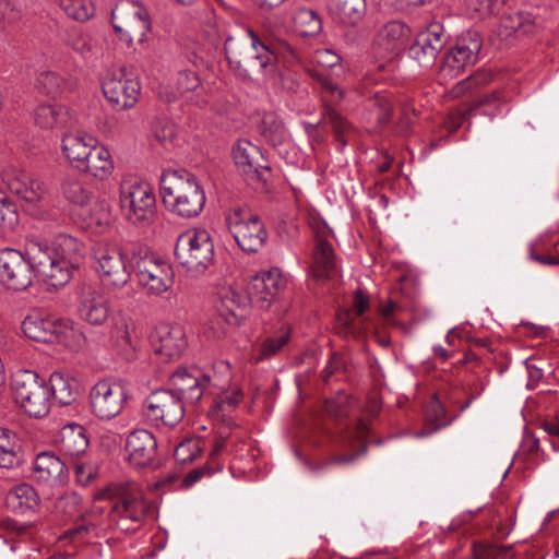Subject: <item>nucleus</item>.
<instances>
[{
    "instance_id": "nucleus-5",
    "label": "nucleus",
    "mask_w": 559,
    "mask_h": 559,
    "mask_svg": "<svg viewBox=\"0 0 559 559\" xmlns=\"http://www.w3.org/2000/svg\"><path fill=\"white\" fill-rule=\"evenodd\" d=\"M130 260L136 272L139 284L150 294L158 296L173 286V267L145 245L130 243Z\"/></svg>"
},
{
    "instance_id": "nucleus-54",
    "label": "nucleus",
    "mask_w": 559,
    "mask_h": 559,
    "mask_svg": "<svg viewBox=\"0 0 559 559\" xmlns=\"http://www.w3.org/2000/svg\"><path fill=\"white\" fill-rule=\"evenodd\" d=\"M68 44L71 48L82 56H88L93 53L95 48V40L86 33H83L79 28H73L69 33Z\"/></svg>"
},
{
    "instance_id": "nucleus-7",
    "label": "nucleus",
    "mask_w": 559,
    "mask_h": 559,
    "mask_svg": "<svg viewBox=\"0 0 559 559\" xmlns=\"http://www.w3.org/2000/svg\"><path fill=\"white\" fill-rule=\"evenodd\" d=\"M178 263L191 273H203L214 261V243L205 229L180 234L175 245Z\"/></svg>"
},
{
    "instance_id": "nucleus-3",
    "label": "nucleus",
    "mask_w": 559,
    "mask_h": 559,
    "mask_svg": "<svg viewBox=\"0 0 559 559\" xmlns=\"http://www.w3.org/2000/svg\"><path fill=\"white\" fill-rule=\"evenodd\" d=\"M22 331L35 342L58 343L69 348L80 346L73 323L40 309H33L22 321Z\"/></svg>"
},
{
    "instance_id": "nucleus-36",
    "label": "nucleus",
    "mask_w": 559,
    "mask_h": 559,
    "mask_svg": "<svg viewBox=\"0 0 559 559\" xmlns=\"http://www.w3.org/2000/svg\"><path fill=\"white\" fill-rule=\"evenodd\" d=\"M87 448L88 439L83 426L70 424L61 429L60 449L64 455L78 459Z\"/></svg>"
},
{
    "instance_id": "nucleus-48",
    "label": "nucleus",
    "mask_w": 559,
    "mask_h": 559,
    "mask_svg": "<svg viewBox=\"0 0 559 559\" xmlns=\"http://www.w3.org/2000/svg\"><path fill=\"white\" fill-rule=\"evenodd\" d=\"M240 309L239 296L234 292H227L217 305L216 323L219 325L223 320L228 325L237 324L241 317Z\"/></svg>"
},
{
    "instance_id": "nucleus-49",
    "label": "nucleus",
    "mask_w": 559,
    "mask_h": 559,
    "mask_svg": "<svg viewBox=\"0 0 559 559\" xmlns=\"http://www.w3.org/2000/svg\"><path fill=\"white\" fill-rule=\"evenodd\" d=\"M323 120L332 126L335 141L338 144V150H343L347 144L352 126L330 106H326L324 109Z\"/></svg>"
},
{
    "instance_id": "nucleus-2",
    "label": "nucleus",
    "mask_w": 559,
    "mask_h": 559,
    "mask_svg": "<svg viewBox=\"0 0 559 559\" xmlns=\"http://www.w3.org/2000/svg\"><path fill=\"white\" fill-rule=\"evenodd\" d=\"M250 44L228 37L224 50L230 69L241 79L271 74L275 71L276 56L261 41L258 35L248 29Z\"/></svg>"
},
{
    "instance_id": "nucleus-42",
    "label": "nucleus",
    "mask_w": 559,
    "mask_h": 559,
    "mask_svg": "<svg viewBox=\"0 0 559 559\" xmlns=\"http://www.w3.org/2000/svg\"><path fill=\"white\" fill-rule=\"evenodd\" d=\"M295 31L305 37H314L322 31L320 14L309 8H298L293 16Z\"/></svg>"
},
{
    "instance_id": "nucleus-24",
    "label": "nucleus",
    "mask_w": 559,
    "mask_h": 559,
    "mask_svg": "<svg viewBox=\"0 0 559 559\" xmlns=\"http://www.w3.org/2000/svg\"><path fill=\"white\" fill-rule=\"evenodd\" d=\"M126 451L132 465L136 467L153 466L157 455L156 438L146 429L133 430L127 438Z\"/></svg>"
},
{
    "instance_id": "nucleus-60",
    "label": "nucleus",
    "mask_w": 559,
    "mask_h": 559,
    "mask_svg": "<svg viewBox=\"0 0 559 559\" xmlns=\"http://www.w3.org/2000/svg\"><path fill=\"white\" fill-rule=\"evenodd\" d=\"M200 85V79L193 71H181L177 75L176 86L180 94L194 91Z\"/></svg>"
},
{
    "instance_id": "nucleus-27",
    "label": "nucleus",
    "mask_w": 559,
    "mask_h": 559,
    "mask_svg": "<svg viewBox=\"0 0 559 559\" xmlns=\"http://www.w3.org/2000/svg\"><path fill=\"white\" fill-rule=\"evenodd\" d=\"M34 474L38 483L47 484L51 487L63 486L68 480L66 462L52 452L37 454L34 461Z\"/></svg>"
},
{
    "instance_id": "nucleus-64",
    "label": "nucleus",
    "mask_w": 559,
    "mask_h": 559,
    "mask_svg": "<svg viewBox=\"0 0 559 559\" xmlns=\"http://www.w3.org/2000/svg\"><path fill=\"white\" fill-rule=\"evenodd\" d=\"M314 60L322 68L334 69L340 66L341 58L332 50L322 49L316 52Z\"/></svg>"
},
{
    "instance_id": "nucleus-30",
    "label": "nucleus",
    "mask_w": 559,
    "mask_h": 559,
    "mask_svg": "<svg viewBox=\"0 0 559 559\" xmlns=\"http://www.w3.org/2000/svg\"><path fill=\"white\" fill-rule=\"evenodd\" d=\"M95 144L97 139L85 132L67 133L62 136L61 150L69 164L80 170Z\"/></svg>"
},
{
    "instance_id": "nucleus-40",
    "label": "nucleus",
    "mask_w": 559,
    "mask_h": 559,
    "mask_svg": "<svg viewBox=\"0 0 559 559\" xmlns=\"http://www.w3.org/2000/svg\"><path fill=\"white\" fill-rule=\"evenodd\" d=\"M48 389L50 399L53 397L60 405H71L78 396L76 382L59 371L50 374Z\"/></svg>"
},
{
    "instance_id": "nucleus-33",
    "label": "nucleus",
    "mask_w": 559,
    "mask_h": 559,
    "mask_svg": "<svg viewBox=\"0 0 559 559\" xmlns=\"http://www.w3.org/2000/svg\"><path fill=\"white\" fill-rule=\"evenodd\" d=\"M34 121L43 129H53L70 127L75 118L67 106L43 104L35 109Z\"/></svg>"
},
{
    "instance_id": "nucleus-19",
    "label": "nucleus",
    "mask_w": 559,
    "mask_h": 559,
    "mask_svg": "<svg viewBox=\"0 0 559 559\" xmlns=\"http://www.w3.org/2000/svg\"><path fill=\"white\" fill-rule=\"evenodd\" d=\"M170 389L185 404H195L211 383L199 368H178L170 377Z\"/></svg>"
},
{
    "instance_id": "nucleus-28",
    "label": "nucleus",
    "mask_w": 559,
    "mask_h": 559,
    "mask_svg": "<svg viewBox=\"0 0 559 559\" xmlns=\"http://www.w3.org/2000/svg\"><path fill=\"white\" fill-rule=\"evenodd\" d=\"M40 247L49 257L76 267L84 260V245L70 235H58L50 245L40 240Z\"/></svg>"
},
{
    "instance_id": "nucleus-29",
    "label": "nucleus",
    "mask_w": 559,
    "mask_h": 559,
    "mask_svg": "<svg viewBox=\"0 0 559 559\" xmlns=\"http://www.w3.org/2000/svg\"><path fill=\"white\" fill-rule=\"evenodd\" d=\"M78 312L81 320L87 324L102 326L108 321L111 307L109 300L103 294L90 290L83 294Z\"/></svg>"
},
{
    "instance_id": "nucleus-1",
    "label": "nucleus",
    "mask_w": 559,
    "mask_h": 559,
    "mask_svg": "<svg viewBox=\"0 0 559 559\" xmlns=\"http://www.w3.org/2000/svg\"><path fill=\"white\" fill-rule=\"evenodd\" d=\"M159 189L166 207L180 217H197L205 205L203 188L197 177L186 169L164 170Z\"/></svg>"
},
{
    "instance_id": "nucleus-51",
    "label": "nucleus",
    "mask_w": 559,
    "mask_h": 559,
    "mask_svg": "<svg viewBox=\"0 0 559 559\" xmlns=\"http://www.w3.org/2000/svg\"><path fill=\"white\" fill-rule=\"evenodd\" d=\"M58 3L69 17L79 22H85L94 14L90 0H61Z\"/></svg>"
},
{
    "instance_id": "nucleus-56",
    "label": "nucleus",
    "mask_w": 559,
    "mask_h": 559,
    "mask_svg": "<svg viewBox=\"0 0 559 559\" xmlns=\"http://www.w3.org/2000/svg\"><path fill=\"white\" fill-rule=\"evenodd\" d=\"M221 469L222 467L219 464L207 462L203 466L197 467L190 471L188 474H186L181 481V487L189 488L195 483H198L200 479H202L204 476H211Z\"/></svg>"
},
{
    "instance_id": "nucleus-9",
    "label": "nucleus",
    "mask_w": 559,
    "mask_h": 559,
    "mask_svg": "<svg viewBox=\"0 0 559 559\" xmlns=\"http://www.w3.org/2000/svg\"><path fill=\"white\" fill-rule=\"evenodd\" d=\"M109 497L115 500L111 512L117 515L123 531L133 530L130 523L140 524L151 512V503L134 484H119L109 487Z\"/></svg>"
},
{
    "instance_id": "nucleus-63",
    "label": "nucleus",
    "mask_w": 559,
    "mask_h": 559,
    "mask_svg": "<svg viewBox=\"0 0 559 559\" xmlns=\"http://www.w3.org/2000/svg\"><path fill=\"white\" fill-rule=\"evenodd\" d=\"M21 16V10L15 0H0V20L8 23L16 22Z\"/></svg>"
},
{
    "instance_id": "nucleus-4",
    "label": "nucleus",
    "mask_w": 559,
    "mask_h": 559,
    "mask_svg": "<svg viewBox=\"0 0 559 559\" xmlns=\"http://www.w3.org/2000/svg\"><path fill=\"white\" fill-rule=\"evenodd\" d=\"M93 260L94 269L107 289H120L130 282L133 269L130 245L122 248L115 243L98 242L93 248Z\"/></svg>"
},
{
    "instance_id": "nucleus-41",
    "label": "nucleus",
    "mask_w": 559,
    "mask_h": 559,
    "mask_svg": "<svg viewBox=\"0 0 559 559\" xmlns=\"http://www.w3.org/2000/svg\"><path fill=\"white\" fill-rule=\"evenodd\" d=\"M258 131L272 146L282 145L288 139V133L283 121L274 112L264 114L258 126Z\"/></svg>"
},
{
    "instance_id": "nucleus-55",
    "label": "nucleus",
    "mask_w": 559,
    "mask_h": 559,
    "mask_svg": "<svg viewBox=\"0 0 559 559\" xmlns=\"http://www.w3.org/2000/svg\"><path fill=\"white\" fill-rule=\"evenodd\" d=\"M112 337L116 338L117 345L129 355L133 350V344L130 333V323L127 319H122L116 323L112 331Z\"/></svg>"
},
{
    "instance_id": "nucleus-22",
    "label": "nucleus",
    "mask_w": 559,
    "mask_h": 559,
    "mask_svg": "<svg viewBox=\"0 0 559 559\" xmlns=\"http://www.w3.org/2000/svg\"><path fill=\"white\" fill-rule=\"evenodd\" d=\"M354 310L344 309L337 312L335 320V331L344 338L359 340L367 331V319L361 316L369 308V297L361 290L357 289L354 294Z\"/></svg>"
},
{
    "instance_id": "nucleus-53",
    "label": "nucleus",
    "mask_w": 559,
    "mask_h": 559,
    "mask_svg": "<svg viewBox=\"0 0 559 559\" xmlns=\"http://www.w3.org/2000/svg\"><path fill=\"white\" fill-rule=\"evenodd\" d=\"M354 400L344 392L325 402V411L330 416L341 418L347 416L354 405Z\"/></svg>"
},
{
    "instance_id": "nucleus-32",
    "label": "nucleus",
    "mask_w": 559,
    "mask_h": 559,
    "mask_svg": "<svg viewBox=\"0 0 559 559\" xmlns=\"http://www.w3.org/2000/svg\"><path fill=\"white\" fill-rule=\"evenodd\" d=\"M411 34L409 27L400 21L386 23L378 34L376 44L379 49L396 56L405 46Z\"/></svg>"
},
{
    "instance_id": "nucleus-58",
    "label": "nucleus",
    "mask_w": 559,
    "mask_h": 559,
    "mask_svg": "<svg viewBox=\"0 0 559 559\" xmlns=\"http://www.w3.org/2000/svg\"><path fill=\"white\" fill-rule=\"evenodd\" d=\"M17 221L15 205L8 198L0 195V227L12 229Z\"/></svg>"
},
{
    "instance_id": "nucleus-38",
    "label": "nucleus",
    "mask_w": 559,
    "mask_h": 559,
    "mask_svg": "<svg viewBox=\"0 0 559 559\" xmlns=\"http://www.w3.org/2000/svg\"><path fill=\"white\" fill-rule=\"evenodd\" d=\"M329 10L337 22L356 25L366 13V0H331Z\"/></svg>"
},
{
    "instance_id": "nucleus-57",
    "label": "nucleus",
    "mask_w": 559,
    "mask_h": 559,
    "mask_svg": "<svg viewBox=\"0 0 559 559\" xmlns=\"http://www.w3.org/2000/svg\"><path fill=\"white\" fill-rule=\"evenodd\" d=\"M111 223V213L106 202H97L90 212V224L95 225L102 231Z\"/></svg>"
},
{
    "instance_id": "nucleus-21",
    "label": "nucleus",
    "mask_w": 559,
    "mask_h": 559,
    "mask_svg": "<svg viewBox=\"0 0 559 559\" xmlns=\"http://www.w3.org/2000/svg\"><path fill=\"white\" fill-rule=\"evenodd\" d=\"M287 281L278 269L261 272L248 284V296L260 308L267 309L286 287Z\"/></svg>"
},
{
    "instance_id": "nucleus-6",
    "label": "nucleus",
    "mask_w": 559,
    "mask_h": 559,
    "mask_svg": "<svg viewBox=\"0 0 559 559\" xmlns=\"http://www.w3.org/2000/svg\"><path fill=\"white\" fill-rule=\"evenodd\" d=\"M11 390L15 402L31 417H45L50 409V391L45 380L29 370L12 376Z\"/></svg>"
},
{
    "instance_id": "nucleus-52",
    "label": "nucleus",
    "mask_w": 559,
    "mask_h": 559,
    "mask_svg": "<svg viewBox=\"0 0 559 559\" xmlns=\"http://www.w3.org/2000/svg\"><path fill=\"white\" fill-rule=\"evenodd\" d=\"M203 450V441L199 438H186L175 449L177 462L187 464L194 461Z\"/></svg>"
},
{
    "instance_id": "nucleus-8",
    "label": "nucleus",
    "mask_w": 559,
    "mask_h": 559,
    "mask_svg": "<svg viewBox=\"0 0 559 559\" xmlns=\"http://www.w3.org/2000/svg\"><path fill=\"white\" fill-rule=\"evenodd\" d=\"M229 233L245 252H258L266 242L267 231L258 214L248 206L231 207L225 217Z\"/></svg>"
},
{
    "instance_id": "nucleus-62",
    "label": "nucleus",
    "mask_w": 559,
    "mask_h": 559,
    "mask_svg": "<svg viewBox=\"0 0 559 559\" xmlns=\"http://www.w3.org/2000/svg\"><path fill=\"white\" fill-rule=\"evenodd\" d=\"M76 481L83 486L90 485L96 477V471L91 464L74 462Z\"/></svg>"
},
{
    "instance_id": "nucleus-23",
    "label": "nucleus",
    "mask_w": 559,
    "mask_h": 559,
    "mask_svg": "<svg viewBox=\"0 0 559 559\" xmlns=\"http://www.w3.org/2000/svg\"><path fill=\"white\" fill-rule=\"evenodd\" d=\"M152 344L155 354L165 360L177 359L188 345L185 329L179 324L162 323L155 329Z\"/></svg>"
},
{
    "instance_id": "nucleus-50",
    "label": "nucleus",
    "mask_w": 559,
    "mask_h": 559,
    "mask_svg": "<svg viewBox=\"0 0 559 559\" xmlns=\"http://www.w3.org/2000/svg\"><path fill=\"white\" fill-rule=\"evenodd\" d=\"M491 80H492V74L490 71L485 70V69L477 70L475 73H473L468 78L456 83L449 92V95L452 98H459L462 95H464L465 93L472 92L474 88H477V87H480L483 85L490 83Z\"/></svg>"
},
{
    "instance_id": "nucleus-35",
    "label": "nucleus",
    "mask_w": 559,
    "mask_h": 559,
    "mask_svg": "<svg viewBox=\"0 0 559 559\" xmlns=\"http://www.w3.org/2000/svg\"><path fill=\"white\" fill-rule=\"evenodd\" d=\"M40 502L37 491L28 484L14 486L5 496V506L16 514L35 510Z\"/></svg>"
},
{
    "instance_id": "nucleus-45",
    "label": "nucleus",
    "mask_w": 559,
    "mask_h": 559,
    "mask_svg": "<svg viewBox=\"0 0 559 559\" xmlns=\"http://www.w3.org/2000/svg\"><path fill=\"white\" fill-rule=\"evenodd\" d=\"M451 419L447 416L445 407L442 403L433 396L426 408V425L424 429L417 435L428 436L442 427L450 425Z\"/></svg>"
},
{
    "instance_id": "nucleus-34",
    "label": "nucleus",
    "mask_w": 559,
    "mask_h": 559,
    "mask_svg": "<svg viewBox=\"0 0 559 559\" xmlns=\"http://www.w3.org/2000/svg\"><path fill=\"white\" fill-rule=\"evenodd\" d=\"M534 16L527 12L504 13L497 27V35L501 40H507L513 35H528L534 33Z\"/></svg>"
},
{
    "instance_id": "nucleus-15",
    "label": "nucleus",
    "mask_w": 559,
    "mask_h": 559,
    "mask_svg": "<svg viewBox=\"0 0 559 559\" xmlns=\"http://www.w3.org/2000/svg\"><path fill=\"white\" fill-rule=\"evenodd\" d=\"M143 413L152 423L175 427L185 416V403L171 390L159 389L146 397Z\"/></svg>"
},
{
    "instance_id": "nucleus-61",
    "label": "nucleus",
    "mask_w": 559,
    "mask_h": 559,
    "mask_svg": "<svg viewBox=\"0 0 559 559\" xmlns=\"http://www.w3.org/2000/svg\"><path fill=\"white\" fill-rule=\"evenodd\" d=\"M465 4L473 17L485 19L496 14L487 0H465Z\"/></svg>"
},
{
    "instance_id": "nucleus-31",
    "label": "nucleus",
    "mask_w": 559,
    "mask_h": 559,
    "mask_svg": "<svg viewBox=\"0 0 559 559\" xmlns=\"http://www.w3.org/2000/svg\"><path fill=\"white\" fill-rule=\"evenodd\" d=\"M507 103L503 91H492L489 94L479 96L473 100L466 108L457 112L454 127L459 128L463 121L475 115H483L490 118L501 112V105Z\"/></svg>"
},
{
    "instance_id": "nucleus-37",
    "label": "nucleus",
    "mask_w": 559,
    "mask_h": 559,
    "mask_svg": "<svg viewBox=\"0 0 559 559\" xmlns=\"http://www.w3.org/2000/svg\"><path fill=\"white\" fill-rule=\"evenodd\" d=\"M112 170L114 162L109 151L97 143L93 145L92 152L88 153L83 167L79 171L104 180L110 176Z\"/></svg>"
},
{
    "instance_id": "nucleus-12",
    "label": "nucleus",
    "mask_w": 559,
    "mask_h": 559,
    "mask_svg": "<svg viewBox=\"0 0 559 559\" xmlns=\"http://www.w3.org/2000/svg\"><path fill=\"white\" fill-rule=\"evenodd\" d=\"M481 45L480 35L476 31H467L457 37L455 45L443 57L439 71L440 80H452L465 68L475 64Z\"/></svg>"
},
{
    "instance_id": "nucleus-44",
    "label": "nucleus",
    "mask_w": 559,
    "mask_h": 559,
    "mask_svg": "<svg viewBox=\"0 0 559 559\" xmlns=\"http://www.w3.org/2000/svg\"><path fill=\"white\" fill-rule=\"evenodd\" d=\"M213 385L221 390V394L217 400L214 401L210 413L214 418L223 419L227 413H230L238 406L243 393L241 389L236 385L227 389L223 385L221 386L218 383H214Z\"/></svg>"
},
{
    "instance_id": "nucleus-46",
    "label": "nucleus",
    "mask_w": 559,
    "mask_h": 559,
    "mask_svg": "<svg viewBox=\"0 0 559 559\" xmlns=\"http://www.w3.org/2000/svg\"><path fill=\"white\" fill-rule=\"evenodd\" d=\"M97 530L98 523L91 514H86L78 519L74 525L63 533L62 538L72 543H81L92 536H97Z\"/></svg>"
},
{
    "instance_id": "nucleus-43",
    "label": "nucleus",
    "mask_w": 559,
    "mask_h": 559,
    "mask_svg": "<svg viewBox=\"0 0 559 559\" xmlns=\"http://www.w3.org/2000/svg\"><path fill=\"white\" fill-rule=\"evenodd\" d=\"M63 197L71 203L84 206L94 197L93 190L76 176H67L61 183Z\"/></svg>"
},
{
    "instance_id": "nucleus-10",
    "label": "nucleus",
    "mask_w": 559,
    "mask_h": 559,
    "mask_svg": "<svg viewBox=\"0 0 559 559\" xmlns=\"http://www.w3.org/2000/svg\"><path fill=\"white\" fill-rule=\"evenodd\" d=\"M120 205L133 224H150L156 214V198L147 182L124 183L120 189Z\"/></svg>"
},
{
    "instance_id": "nucleus-25",
    "label": "nucleus",
    "mask_w": 559,
    "mask_h": 559,
    "mask_svg": "<svg viewBox=\"0 0 559 559\" xmlns=\"http://www.w3.org/2000/svg\"><path fill=\"white\" fill-rule=\"evenodd\" d=\"M2 180L8 190L27 203H36L45 195V187L32 174L20 169H8Z\"/></svg>"
},
{
    "instance_id": "nucleus-11",
    "label": "nucleus",
    "mask_w": 559,
    "mask_h": 559,
    "mask_svg": "<svg viewBox=\"0 0 559 559\" xmlns=\"http://www.w3.org/2000/svg\"><path fill=\"white\" fill-rule=\"evenodd\" d=\"M25 252L31 259L34 274L53 288H60L67 285L72 278L73 270L78 269L76 266L49 257L43 247H40V239L38 238H29L26 240Z\"/></svg>"
},
{
    "instance_id": "nucleus-13",
    "label": "nucleus",
    "mask_w": 559,
    "mask_h": 559,
    "mask_svg": "<svg viewBox=\"0 0 559 559\" xmlns=\"http://www.w3.org/2000/svg\"><path fill=\"white\" fill-rule=\"evenodd\" d=\"M127 399L128 394L121 382L100 380L90 391V409L98 419L109 420L121 413Z\"/></svg>"
},
{
    "instance_id": "nucleus-18",
    "label": "nucleus",
    "mask_w": 559,
    "mask_h": 559,
    "mask_svg": "<svg viewBox=\"0 0 559 559\" xmlns=\"http://www.w3.org/2000/svg\"><path fill=\"white\" fill-rule=\"evenodd\" d=\"M233 158L238 170L248 180L262 182L267 180L270 167L255 144L245 139L238 140L233 146Z\"/></svg>"
},
{
    "instance_id": "nucleus-39",
    "label": "nucleus",
    "mask_w": 559,
    "mask_h": 559,
    "mask_svg": "<svg viewBox=\"0 0 559 559\" xmlns=\"http://www.w3.org/2000/svg\"><path fill=\"white\" fill-rule=\"evenodd\" d=\"M292 336V328L286 323H282L276 330L271 332L261 343L255 361L270 359L278 355L288 344Z\"/></svg>"
},
{
    "instance_id": "nucleus-20",
    "label": "nucleus",
    "mask_w": 559,
    "mask_h": 559,
    "mask_svg": "<svg viewBox=\"0 0 559 559\" xmlns=\"http://www.w3.org/2000/svg\"><path fill=\"white\" fill-rule=\"evenodd\" d=\"M447 43L445 31L442 23L432 21L420 31L413 45L409 55L423 66L433 63L439 52Z\"/></svg>"
},
{
    "instance_id": "nucleus-16",
    "label": "nucleus",
    "mask_w": 559,
    "mask_h": 559,
    "mask_svg": "<svg viewBox=\"0 0 559 559\" xmlns=\"http://www.w3.org/2000/svg\"><path fill=\"white\" fill-rule=\"evenodd\" d=\"M34 267L28 254L12 248L0 249V283L9 289L23 290L33 282Z\"/></svg>"
},
{
    "instance_id": "nucleus-59",
    "label": "nucleus",
    "mask_w": 559,
    "mask_h": 559,
    "mask_svg": "<svg viewBox=\"0 0 559 559\" xmlns=\"http://www.w3.org/2000/svg\"><path fill=\"white\" fill-rule=\"evenodd\" d=\"M509 549L510 547L507 546H496L481 543H475L473 545L475 559H500Z\"/></svg>"
},
{
    "instance_id": "nucleus-47",
    "label": "nucleus",
    "mask_w": 559,
    "mask_h": 559,
    "mask_svg": "<svg viewBox=\"0 0 559 559\" xmlns=\"http://www.w3.org/2000/svg\"><path fill=\"white\" fill-rule=\"evenodd\" d=\"M37 90L51 97L62 95L68 88V81L57 72L43 71L36 79Z\"/></svg>"
},
{
    "instance_id": "nucleus-26",
    "label": "nucleus",
    "mask_w": 559,
    "mask_h": 559,
    "mask_svg": "<svg viewBox=\"0 0 559 559\" xmlns=\"http://www.w3.org/2000/svg\"><path fill=\"white\" fill-rule=\"evenodd\" d=\"M330 233L326 228L319 230L316 236L313 250L312 276L316 280H330L338 275V265L332 245L325 239Z\"/></svg>"
},
{
    "instance_id": "nucleus-14",
    "label": "nucleus",
    "mask_w": 559,
    "mask_h": 559,
    "mask_svg": "<svg viewBox=\"0 0 559 559\" xmlns=\"http://www.w3.org/2000/svg\"><path fill=\"white\" fill-rule=\"evenodd\" d=\"M111 23L121 37L142 40L151 28L146 10L133 0L118 2L111 11Z\"/></svg>"
},
{
    "instance_id": "nucleus-17",
    "label": "nucleus",
    "mask_w": 559,
    "mask_h": 559,
    "mask_svg": "<svg viewBox=\"0 0 559 559\" xmlns=\"http://www.w3.org/2000/svg\"><path fill=\"white\" fill-rule=\"evenodd\" d=\"M103 93L115 109L126 110L139 102L141 83L124 69H118L110 72L103 82Z\"/></svg>"
}]
</instances>
